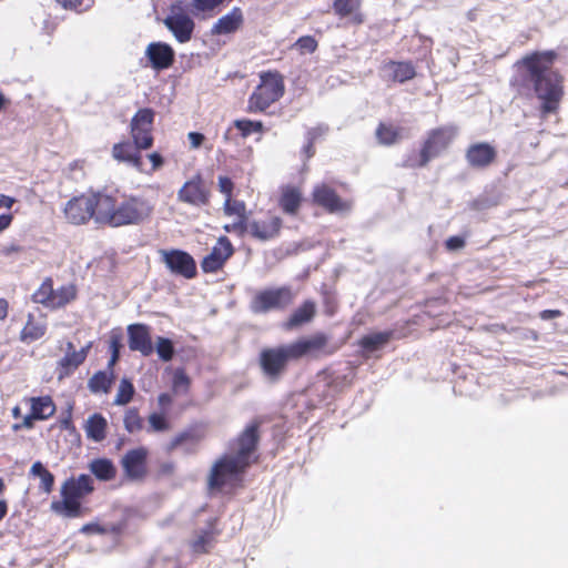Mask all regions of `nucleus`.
Segmentation results:
<instances>
[{
    "mask_svg": "<svg viewBox=\"0 0 568 568\" xmlns=\"http://www.w3.org/2000/svg\"><path fill=\"white\" fill-rule=\"evenodd\" d=\"M145 57L152 69L161 71L169 69L174 63L175 52L165 42H151L145 49Z\"/></svg>",
    "mask_w": 568,
    "mask_h": 568,
    "instance_id": "393cba45",
    "label": "nucleus"
},
{
    "mask_svg": "<svg viewBox=\"0 0 568 568\" xmlns=\"http://www.w3.org/2000/svg\"><path fill=\"white\" fill-rule=\"evenodd\" d=\"M113 382L112 374L106 372H97L89 381L90 389L94 393L103 392L108 393L111 389Z\"/></svg>",
    "mask_w": 568,
    "mask_h": 568,
    "instance_id": "79ce46f5",
    "label": "nucleus"
},
{
    "mask_svg": "<svg viewBox=\"0 0 568 568\" xmlns=\"http://www.w3.org/2000/svg\"><path fill=\"white\" fill-rule=\"evenodd\" d=\"M248 467V463H243L233 455H224L213 465L209 476V485L211 488L221 489L239 480Z\"/></svg>",
    "mask_w": 568,
    "mask_h": 568,
    "instance_id": "9b49d317",
    "label": "nucleus"
},
{
    "mask_svg": "<svg viewBox=\"0 0 568 568\" xmlns=\"http://www.w3.org/2000/svg\"><path fill=\"white\" fill-rule=\"evenodd\" d=\"M149 449L144 446L129 449L120 460L126 480L141 483L149 474Z\"/></svg>",
    "mask_w": 568,
    "mask_h": 568,
    "instance_id": "2eb2a0df",
    "label": "nucleus"
},
{
    "mask_svg": "<svg viewBox=\"0 0 568 568\" xmlns=\"http://www.w3.org/2000/svg\"><path fill=\"white\" fill-rule=\"evenodd\" d=\"M101 206V224L110 227L142 224L154 211L148 197L119 190L102 191Z\"/></svg>",
    "mask_w": 568,
    "mask_h": 568,
    "instance_id": "f03ea898",
    "label": "nucleus"
},
{
    "mask_svg": "<svg viewBox=\"0 0 568 568\" xmlns=\"http://www.w3.org/2000/svg\"><path fill=\"white\" fill-rule=\"evenodd\" d=\"M234 252L235 248L230 239L225 235L220 236L211 252L201 261L202 271L206 274L221 271Z\"/></svg>",
    "mask_w": 568,
    "mask_h": 568,
    "instance_id": "412c9836",
    "label": "nucleus"
},
{
    "mask_svg": "<svg viewBox=\"0 0 568 568\" xmlns=\"http://www.w3.org/2000/svg\"><path fill=\"white\" fill-rule=\"evenodd\" d=\"M13 219H14V216L10 212L0 214V233H2L3 231H6L7 229L10 227Z\"/></svg>",
    "mask_w": 568,
    "mask_h": 568,
    "instance_id": "052dcab7",
    "label": "nucleus"
},
{
    "mask_svg": "<svg viewBox=\"0 0 568 568\" xmlns=\"http://www.w3.org/2000/svg\"><path fill=\"white\" fill-rule=\"evenodd\" d=\"M296 297L291 286L265 288L258 291L251 302V311L255 314H265L273 310L283 311L291 306Z\"/></svg>",
    "mask_w": 568,
    "mask_h": 568,
    "instance_id": "1a4fd4ad",
    "label": "nucleus"
},
{
    "mask_svg": "<svg viewBox=\"0 0 568 568\" xmlns=\"http://www.w3.org/2000/svg\"><path fill=\"white\" fill-rule=\"evenodd\" d=\"M258 78V84L247 99L246 112L251 114L265 113L285 93V78L278 70L261 71Z\"/></svg>",
    "mask_w": 568,
    "mask_h": 568,
    "instance_id": "20e7f679",
    "label": "nucleus"
},
{
    "mask_svg": "<svg viewBox=\"0 0 568 568\" xmlns=\"http://www.w3.org/2000/svg\"><path fill=\"white\" fill-rule=\"evenodd\" d=\"M261 422L253 420L237 435V437L232 443V449L234 452L233 456L242 460L243 463H248V466L252 462V455L256 452L261 434H260Z\"/></svg>",
    "mask_w": 568,
    "mask_h": 568,
    "instance_id": "dca6fc26",
    "label": "nucleus"
},
{
    "mask_svg": "<svg viewBox=\"0 0 568 568\" xmlns=\"http://www.w3.org/2000/svg\"><path fill=\"white\" fill-rule=\"evenodd\" d=\"M187 139L192 149H199L203 144L205 136L200 132H190Z\"/></svg>",
    "mask_w": 568,
    "mask_h": 568,
    "instance_id": "13d9d810",
    "label": "nucleus"
},
{
    "mask_svg": "<svg viewBox=\"0 0 568 568\" xmlns=\"http://www.w3.org/2000/svg\"><path fill=\"white\" fill-rule=\"evenodd\" d=\"M21 403L29 408V413L24 415L22 422L12 424L11 429L14 433L21 430H31L36 427L37 422H44L54 416L57 406L50 395L42 396H24Z\"/></svg>",
    "mask_w": 568,
    "mask_h": 568,
    "instance_id": "6e6552de",
    "label": "nucleus"
},
{
    "mask_svg": "<svg viewBox=\"0 0 568 568\" xmlns=\"http://www.w3.org/2000/svg\"><path fill=\"white\" fill-rule=\"evenodd\" d=\"M393 337L392 331L378 332L365 335L359 341V346L367 352H375L387 344Z\"/></svg>",
    "mask_w": 568,
    "mask_h": 568,
    "instance_id": "58836bf2",
    "label": "nucleus"
},
{
    "mask_svg": "<svg viewBox=\"0 0 568 568\" xmlns=\"http://www.w3.org/2000/svg\"><path fill=\"white\" fill-rule=\"evenodd\" d=\"M291 361H293V356L287 344L265 347L258 355L261 371L272 382H277L282 377Z\"/></svg>",
    "mask_w": 568,
    "mask_h": 568,
    "instance_id": "9d476101",
    "label": "nucleus"
},
{
    "mask_svg": "<svg viewBox=\"0 0 568 568\" xmlns=\"http://www.w3.org/2000/svg\"><path fill=\"white\" fill-rule=\"evenodd\" d=\"M303 201L304 197L300 186L287 184L281 187L277 204L284 214L297 215Z\"/></svg>",
    "mask_w": 568,
    "mask_h": 568,
    "instance_id": "c85d7f7f",
    "label": "nucleus"
},
{
    "mask_svg": "<svg viewBox=\"0 0 568 568\" xmlns=\"http://www.w3.org/2000/svg\"><path fill=\"white\" fill-rule=\"evenodd\" d=\"M223 210L225 215L236 217H247L246 204L243 201L232 199H225Z\"/></svg>",
    "mask_w": 568,
    "mask_h": 568,
    "instance_id": "a18cd8bd",
    "label": "nucleus"
},
{
    "mask_svg": "<svg viewBox=\"0 0 568 568\" xmlns=\"http://www.w3.org/2000/svg\"><path fill=\"white\" fill-rule=\"evenodd\" d=\"M159 406L165 410L172 404V396L168 393H161L158 396Z\"/></svg>",
    "mask_w": 568,
    "mask_h": 568,
    "instance_id": "e2e57ef3",
    "label": "nucleus"
},
{
    "mask_svg": "<svg viewBox=\"0 0 568 568\" xmlns=\"http://www.w3.org/2000/svg\"><path fill=\"white\" fill-rule=\"evenodd\" d=\"M445 245L448 250H458L464 247L465 240L460 236H450L446 240Z\"/></svg>",
    "mask_w": 568,
    "mask_h": 568,
    "instance_id": "bf43d9fd",
    "label": "nucleus"
},
{
    "mask_svg": "<svg viewBox=\"0 0 568 568\" xmlns=\"http://www.w3.org/2000/svg\"><path fill=\"white\" fill-rule=\"evenodd\" d=\"M47 332V324L44 322H38L33 314H28L26 325L20 332V339L22 342H34L44 336Z\"/></svg>",
    "mask_w": 568,
    "mask_h": 568,
    "instance_id": "e433bc0d",
    "label": "nucleus"
},
{
    "mask_svg": "<svg viewBox=\"0 0 568 568\" xmlns=\"http://www.w3.org/2000/svg\"><path fill=\"white\" fill-rule=\"evenodd\" d=\"M287 345L293 361H300L306 356L318 357L321 354H331V352H326L328 336L322 332H317L307 337H301Z\"/></svg>",
    "mask_w": 568,
    "mask_h": 568,
    "instance_id": "6ab92c4d",
    "label": "nucleus"
},
{
    "mask_svg": "<svg viewBox=\"0 0 568 568\" xmlns=\"http://www.w3.org/2000/svg\"><path fill=\"white\" fill-rule=\"evenodd\" d=\"M223 2L224 0H192L193 7L200 12L212 11Z\"/></svg>",
    "mask_w": 568,
    "mask_h": 568,
    "instance_id": "3c124183",
    "label": "nucleus"
},
{
    "mask_svg": "<svg viewBox=\"0 0 568 568\" xmlns=\"http://www.w3.org/2000/svg\"><path fill=\"white\" fill-rule=\"evenodd\" d=\"M175 465L171 462H164L159 465L155 471V478L161 479L164 477H170L174 474Z\"/></svg>",
    "mask_w": 568,
    "mask_h": 568,
    "instance_id": "864d4df0",
    "label": "nucleus"
},
{
    "mask_svg": "<svg viewBox=\"0 0 568 568\" xmlns=\"http://www.w3.org/2000/svg\"><path fill=\"white\" fill-rule=\"evenodd\" d=\"M159 253L161 261L172 274L187 280L194 278L197 275L195 260L190 253L179 248L161 250Z\"/></svg>",
    "mask_w": 568,
    "mask_h": 568,
    "instance_id": "f3484780",
    "label": "nucleus"
},
{
    "mask_svg": "<svg viewBox=\"0 0 568 568\" xmlns=\"http://www.w3.org/2000/svg\"><path fill=\"white\" fill-rule=\"evenodd\" d=\"M78 297L77 286L72 283L53 287L52 277H45L40 286L31 295L33 303L41 304L50 310L65 307Z\"/></svg>",
    "mask_w": 568,
    "mask_h": 568,
    "instance_id": "0eeeda50",
    "label": "nucleus"
},
{
    "mask_svg": "<svg viewBox=\"0 0 568 568\" xmlns=\"http://www.w3.org/2000/svg\"><path fill=\"white\" fill-rule=\"evenodd\" d=\"M205 437V432L199 426L189 427L187 429L176 434L168 445V450L173 452L185 443L197 445Z\"/></svg>",
    "mask_w": 568,
    "mask_h": 568,
    "instance_id": "c9c22d12",
    "label": "nucleus"
},
{
    "mask_svg": "<svg viewBox=\"0 0 568 568\" xmlns=\"http://www.w3.org/2000/svg\"><path fill=\"white\" fill-rule=\"evenodd\" d=\"M84 0H55L65 10L81 11Z\"/></svg>",
    "mask_w": 568,
    "mask_h": 568,
    "instance_id": "6e6d98bb",
    "label": "nucleus"
},
{
    "mask_svg": "<svg viewBox=\"0 0 568 568\" xmlns=\"http://www.w3.org/2000/svg\"><path fill=\"white\" fill-rule=\"evenodd\" d=\"M172 387L174 392L187 394L191 387V378L187 376L183 368L175 369L172 379Z\"/></svg>",
    "mask_w": 568,
    "mask_h": 568,
    "instance_id": "49530a36",
    "label": "nucleus"
},
{
    "mask_svg": "<svg viewBox=\"0 0 568 568\" xmlns=\"http://www.w3.org/2000/svg\"><path fill=\"white\" fill-rule=\"evenodd\" d=\"M23 251V247L19 244H10V245H6L2 247L1 250V253L4 255V256H10L12 254H16V253H20Z\"/></svg>",
    "mask_w": 568,
    "mask_h": 568,
    "instance_id": "680f3d73",
    "label": "nucleus"
},
{
    "mask_svg": "<svg viewBox=\"0 0 568 568\" xmlns=\"http://www.w3.org/2000/svg\"><path fill=\"white\" fill-rule=\"evenodd\" d=\"M219 191L225 195V199L233 197L234 183L229 176H219Z\"/></svg>",
    "mask_w": 568,
    "mask_h": 568,
    "instance_id": "603ef678",
    "label": "nucleus"
},
{
    "mask_svg": "<svg viewBox=\"0 0 568 568\" xmlns=\"http://www.w3.org/2000/svg\"><path fill=\"white\" fill-rule=\"evenodd\" d=\"M283 229V220L272 211L263 217L250 221V236L258 242H270L277 239Z\"/></svg>",
    "mask_w": 568,
    "mask_h": 568,
    "instance_id": "aec40b11",
    "label": "nucleus"
},
{
    "mask_svg": "<svg viewBox=\"0 0 568 568\" xmlns=\"http://www.w3.org/2000/svg\"><path fill=\"white\" fill-rule=\"evenodd\" d=\"M211 191L202 174L197 172L178 191V200L192 206H205L210 203Z\"/></svg>",
    "mask_w": 568,
    "mask_h": 568,
    "instance_id": "a211bd4d",
    "label": "nucleus"
},
{
    "mask_svg": "<svg viewBox=\"0 0 568 568\" xmlns=\"http://www.w3.org/2000/svg\"><path fill=\"white\" fill-rule=\"evenodd\" d=\"M294 47L298 50L301 54L314 53L317 50L318 42L312 36H303L296 40Z\"/></svg>",
    "mask_w": 568,
    "mask_h": 568,
    "instance_id": "8fccbe9b",
    "label": "nucleus"
},
{
    "mask_svg": "<svg viewBox=\"0 0 568 568\" xmlns=\"http://www.w3.org/2000/svg\"><path fill=\"white\" fill-rule=\"evenodd\" d=\"M149 432H166L171 429V424L163 414L152 413L148 417Z\"/></svg>",
    "mask_w": 568,
    "mask_h": 568,
    "instance_id": "de8ad7c7",
    "label": "nucleus"
},
{
    "mask_svg": "<svg viewBox=\"0 0 568 568\" xmlns=\"http://www.w3.org/2000/svg\"><path fill=\"white\" fill-rule=\"evenodd\" d=\"M312 203L322 207L328 214L347 213L353 207V201L343 199L328 183L322 182L314 185L311 193Z\"/></svg>",
    "mask_w": 568,
    "mask_h": 568,
    "instance_id": "f8f14e48",
    "label": "nucleus"
},
{
    "mask_svg": "<svg viewBox=\"0 0 568 568\" xmlns=\"http://www.w3.org/2000/svg\"><path fill=\"white\" fill-rule=\"evenodd\" d=\"M101 194L102 191L82 193L70 199L63 209L67 221L73 225H83L94 219L101 224Z\"/></svg>",
    "mask_w": 568,
    "mask_h": 568,
    "instance_id": "423d86ee",
    "label": "nucleus"
},
{
    "mask_svg": "<svg viewBox=\"0 0 568 568\" xmlns=\"http://www.w3.org/2000/svg\"><path fill=\"white\" fill-rule=\"evenodd\" d=\"M363 0H333L334 13L339 19H346L345 26L359 27L365 22V14L362 12Z\"/></svg>",
    "mask_w": 568,
    "mask_h": 568,
    "instance_id": "a878e982",
    "label": "nucleus"
},
{
    "mask_svg": "<svg viewBox=\"0 0 568 568\" xmlns=\"http://www.w3.org/2000/svg\"><path fill=\"white\" fill-rule=\"evenodd\" d=\"M9 313V303L6 298H0V321H4Z\"/></svg>",
    "mask_w": 568,
    "mask_h": 568,
    "instance_id": "338daca9",
    "label": "nucleus"
},
{
    "mask_svg": "<svg viewBox=\"0 0 568 568\" xmlns=\"http://www.w3.org/2000/svg\"><path fill=\"white\" fill-rule=\"evenodd\" d=\"M244 24V14L241 8L234 7L230 12L222 16L212 26L213 36H226L237 32Z\"/></svg>",
    "mask_w": 568,
    "mask_h": 568,
    "instance_id": "c756f323",
    "label": "nucleus"
},
{
    "mask_svg": "<svg viewBox=\"0 0 568 568\" xmlns=\"http://www.w3.org/2000/svg\"><path fill=\"white\" fill-rule=\"evenodd\" d=\"M155 111L151 108L139 109L131 118L129 133L133 142L143 149H151L154 144Z\"/></svg>",
    "mask_w": 568,
    "mask_h": 568,
    "instance_id": "ddd939ff",
    "label": "nucleus"
},
{
    "mask_svg": "<svg viewBox=\"0 0 568 568\" xmlns=\"http://www.w3.org/2000/svg\"><path fill=\"white\" fill-rule=\"evenodd\" d=\"M455 135L456 130L453 126H438L429 130L420 144L419 152L408 155L403 161V166L406 169L427 166L433 159L448 149Z\"/></svg>",
    "mask_w": 568,
    "mask_h": 568,
    "instance_id": "39448f33",
    "label": "nucleus"
},
{
    "mask_svg": "<svg viewBox=\"0 0 568 568\" xmlns=\"http://www.w3.org/2000/svg\"><path fill=\"white\" fill-rule=\"evenodd\" d=\"M106 429L108 420L100 413L90 415L84 425L87 437L95 443H101L106 438Z\"/></svg>",
    "mask_w": 568,
    "mask_h": 568,
    "instance_id": "f704fd0d",
    "label": "nucleus"
},
{
    "mask_svg": "<svg viewBox=\"0 0 568 568\" xmlns=\"http://www.w3.org/2000/svg\"><path fill=\"white\" fill-rule=\"evenodd\" d=\"M224 231L227 233H234L237 236L242 237L245 234L250 235V221L248 217H237V220L231 224H225L223 226Z\"/></svg>",
    "mask_w": 568,
    "mask_h": 568,
    "instance_id": "09e8293b",
    "label": "nucleus"
},
{
    "mask_svg": "<svg viewBox=\"0 0 568 568\" xmlns=\"http://www.w3.org/2000/svg\"><path fill=\"white\" fill-rule=\"evenodd\" d=\"M557 57L554 50L534 51L515 62L518 87L530 90L539 100L542 119L558 113L565 95V79L552 69Z\"/></svg>",
    "mask_w": 568,
    "mask_h": 568,
    "instance_id": "f257e3e1",
    "label": "nucleus"
},
{
    "mask_svg": "<svg viewBox=\"0 0 568 568\" xmlns=\"http://www.w3.org/2000/svg\"><path fill=\"white\" fill-rule=\"evenodd\" d=\"M128 345L130 351L139 352L142 356L149 357L154 352L151 327L148 324L134 323L126 327Z\"/></svg>",
    "mask_w": 568,
    "mask_h": 568,
    "instance_id": "4be33fe9",
    "label": "nucleus"
},
{
    "mask_svg": "<svg viewBox=\"0 0 568 568\" xmlns=\"http://www.w3.org/2000/svg\"><path fill=\"white\" fill-rule=\"evenodd\" d=\"M93 490L94 483L90 475L81 474L78 478H68L60 489L62 498L60 500H53L50 505V509L62 517H80L82 514L81 499L92 494Z\"/></svg>",
    "mask_w": 568,
    "mask_h": 568,
    "instance_id": "7ed1b4c3",
    "label": "nucleus"
},
{
    "mask_svg": "<svg viewBox=\"0 0 568 568\" xmlns=\"http://www.w3.org/2000/svg\"><path fill=\"white\" fill-rule=\"evenodd\" d=\"M11 416L14 419H17L18 422H22V418L24 417V415H22V410H21L20 405H16L14 407H12Z\"/></svg>",
    "mask_w": 568,
    "mask_h": 568,
    "instance_id": "774afa93",
    "label": "nucleus"
},
{
    "mask_svg": "<svg viewBox=\"0 0 568 568\" xmlns=\"http://www.w3.org/2000/svg\"><path fill=\"white\" fill-rule=\"evenodd\" d=\"M155 351L160 359L163 362L172 361L175 353L173 342L170 338L163 336L156 337Z\"/></svg>",
    "mask_w": 568,
    "mask_h": 568,
    "instance_id": "c03bdc74",
    "label": "nucleus"
},
{
    "mask_svg": "<svg viewBox=\"0 0 568 568\" xmlns=\"http://www.w3.org/2000/svg\"><path fill=\"white\" fill-rule=\"evenodd\" d=\"M91 474L101 481L114 480L118 474V469L114 463L106 457H99L92 459L88 465Z\"/></svg>",
    "mask_w": 568,
    "mask_h": 568,
    "instance_id": "72a5a7b5",
    "label": "nucleus"
},
{
    "mask_svg": "<svg viewBox=\"0 0 568 568\" xmlns=\"http://www.w3.org/2000/svg\"><path fill=\"white\" fill-rule=\"evenodd\" d=\"M134 393L135 389L131 381L128 378L121 379L113 404L118 406L129 404L132 400Z\"/></svg>",
    "mask_w": 568,
    "mask_h": 568,
    "instance_id": "37998d69",
    "label": "nucleus"
},
{
    "mask_svg": "<svg viewBox=\"0 0 568 568\" xmlns=\"http://www.w3.org/2000/svg\"><path fill=\"white\" fill-rule=\"evenodd\" d=\"M145 150L146 149L138 146L133 141L122 140L113 144L111 155L118 163H124L139 172H144L142 151Z\"/></svg>",
    "mask_w": 568,
    "mask_h": 568,
    "instance_id": "5701e85b",
    "label": "nucleus"
},
{
    "mask_svg": "<svg viewBox=\"0 0 568 568\" xmlns=\"http://www.w3.org/2000/svg\"><path fill=\"white\" fill-rule=\"evenodd\" d=\"M146 158L151 162V169L146 173H153L164 165V158L159 152H151Z\"/></svg>",
    "mask_w": 568,
    "mask_h": 568,
    "instance_id": "5fc2aeb1",
    "label": "nucleus"
},
{
    "mask_svg": "<svg viewBox=\"0 0 568 568\" xmlns=\"http://www.w3.org/2000/svg\"><path fill=\"white\" fill-rule=\"evenodd\" d=\"M163 23L180 43L190 41L195 28L194 20L180 1L170 6L169 14L164 18Z\"/></svg>",
    "mask_w": 568,
    "mask_h": 568,
    "instance_id": "4468645a",
    "label": "nucleus"
},
{
    "mask_svg": "<svg viewBox=\"0 0 568 568\" xmlns=\"http://www.w3.org/2000/svg\"><path fill=\"white\" fill-rule=\"evenodd\" d=\"M233 125L239 131L242 139H246L254 133L262 135L265 132V126L262 121L236 119L233 121Z\"/></svg>",
    "mask_w": 568,
    "mask_h": 568,
    "instance_id": "ea45409f",
    "label": "nucleus"
},
{
    "mask_svg": "<svg viewBox=\"0 0 568 568\" xmlns=\"http://www.w3.org/2000/svg\"><path fill=\"white\" fill-rule=\"evenodd\" d=\"M16 203V199L9 195L0 194V209L6 207L10 210Z\"/></svg>",
    "mask_w": 568,
    "mask_h": 568,
    "instance_id": "69168bd1",
    "label": "nucleus"
},
{
    "mask_svg": "<svg viewBox=\"0 0 568 568\" xmlns=\"http://www.w3.org/2000/svg\"><path fill=\"white\" fill-rule=\"evenodd\" d=\"M389 70V78L394 82L404 83L416 77V68L412 61L389 60L384 64Z\"/></svg>",
    "mask_w": 568,
    "mask_h": 568,
    "instance_id": "473e14b6",
    "label": "nucleus"
},
{
    "mask_svg": "<svg viewBox=\"0 0 568 568\" xmlns=\"http://www.w3.org/2000/svg\"><path fill=\"white\" fill-rule=\"evenodd\" d=\"M465 158L470 168L486 169L496 161L497 151L487 142H477L467 148Z\"/></svg>",
    "mask_w": 568,
    "mask_h": 568,
    "instance_id": "b1692460",
    "label": "nucleus"
},
{
    "mask_svg": "<svg viewBox=\"0 0 568 568\" xmlns=\"http://www.w3.org/2000/svg\"><path fill=\"white\" fill-rule=\"evenodd\" d=\"M91 343L82 347L80 351L74 349L72 342L67 343V353L58 362L59 378H63L72 374L87 358Z\"/></svg>",
    "mask_w": 568,
    "mask_h": 568,
    "instance_id": "cd10ccee",
    "label": "nucleus"
},
{
    "mask_svg": "<svg viewBox=\"0 0 568 568\" xmlns=\"http://www.w3.org/2000/svg\"><path fill=\"white\" fill-rule=\"evenodd\" d=\"M315 134L308 132L307 143L304 145L303 151L307 159H311L315 154Z\"/></svg>",
    "mask_w": 568,
    "mask_h": 568,
    "instance_id": "4d7b16f0",
    "label": "nucleus"
},
{
    "mask_svg": "<svg viewBox=\"0 0 568 568\" xmlns=\"http://www.w3.org/2000/svg\"><path fill=\"white\" fill-rule=\"evenodd\" d=\"M143 418L136 407H131L125 410L123 416V425L129 434L139 433L143 429Z\"/></svg>",
    "mask_w": 568,
    "mask_h": 568,
    "instance_id": "a19ab883",
    "label": "nucleus"
},
{
    "mask_svg": "<svg viewBox=\"0 0 568 568\" xmlns=\"http://www.w3.org/2000/svg\"><path fill=\"white\" fill-rule=\"evenodd\" d=\"M221 530L217 528V519H211L207 526L196 532L195 538L190 542V548L195 555L209 554L215 545Z\"/></svg>",
    "mask_w": 568,
    "mask_h": 568,
    "instance_id": "bb28decb",
    "label": "nucleus"
},
{
    "mask_svg": "<svg viewBox=\"0 0 568 568\" xmlns=\"http://www.w3.org/2000/svg\"><path fill=\"white\" fill-rule=\"evenodd\" d=\"M317 307L316 303L312 300H305L302 304L296 307L286 321L283 323V327L286 331L300 328L311 323L316 316Z\"/></svg>",
    "mask_w": 568,
    "mask_h": 568,
    "instance_id": "7c9ffc66",
    "label": "nucleus"
},
{
    "mask_svg": "<svg viewBox=\"0 0 568 568\" xmlns=\"http://www.w3.org/2000/svg\"><path fill=\"white\" fill-rule=\"evenodd\" d=\"M561 314L562 313L559 310H544L540 312L539 316L541 320L548 321V320L557 318V317L561 316Z\"/></svg>",
    "mask_w": 568,
    "mask_h": 568,
    "instance_id": "0e129e2a",
    "label": "nucleus"
},
{
    "mask_svg": "<svg viewBox=\"0 0 568 568\" xmlns=\"http://www.w3.org/2000/svg\"><path fill=\"white\" fill-rule=\"evenodd\" d=\"M404 129L392 122L381 121L375 130L377 142L384 146H392L403 139Z\"/></svg>",
    "mask_w": 568,
    "mask_h": 568,
    "instance_id": "2f4dec72",
    "label": "nucleus"
},
{
    "mask_svg": "<svg viewBox=\"0 0 568 568\" xmlns=\"http://www.w3.org/2000/svg\"><path fill=\"white\" fill-rule=\"evenodd\" d=\"M30 475L40 478L39 489L49 495L54 488V475L41 462H36L30 468Z\"/></svg>",
    "mask_w": 568,
    "mask_h": 568,
    "instance_id": "4c0bfd02",
    "label": "nucleus"
}]
</instances>
